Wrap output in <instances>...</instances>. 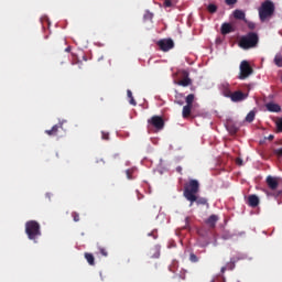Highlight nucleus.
<instances>
[{
    "mask_svg": "<svg viewBox=\"0 0 282 282\" xmlns=\"http://www.w3.org/2000/svg\"><path fill=\"white\" fill-rule=\"evenodd\" d=\"M218 221H219V216L213 214L208 217V219L205 220V224L209 226V228H215Z\"/></svg>",
    "mask_w": 282,
    "mask_h": 282,
    "instance_id": "15",
    "label": "nucleus"
},
{
    "mask_svg": "<svg viewBox=\"0 0 282 282\" xmlns=\"http://www.w3.org/2000/svg\"><path fill=\"white\" fill-rule=\"evenodd\" d=\"M212 282H215V280H212Z\"/></svg>",
    "mask_w": 282,
    "mask_h": 282,
    "instance_id": "44",
    "label": "nucleus"
},
{
    "mask_svg": "<svg viewBox=\"0 0 282 282\" xmlns=\"http://www.w3.org/2000/svg\"><path fill=\"white\" fill-rule=\"evenodd\" d=\"M195 101V95L194 94H189L187 95V97L185 98V102L188 106L193 107V102Z\"/></svg>",
    "mask_w": 282,
    "mask_h": 282,
    "instance_id": "25",
    "label": "nucleus"
},
{
    "mask_svg": "<svg viewBox=\"0 0 282 282\" xmlns=\"http://www.w3.org/2000/svg\"><path fill=\"white\" fill-rule=\"evenodd\" d=\"M219 90L221 91L223 96H225V98H230L232 95V90H230V84H228V82L221 83L219 85Z\"/></svg>",
    "mask_w": 282,
    "mask_h": 282,
    "instance_id": "9",
    "label": "nucleus"
},
{
    "mask_svg": "<svg viewBox=\"0 0 282 282\" xmlns=\"http://www.w3.org/2000/svg\"><path fill=\"white\" fill-rule=\"evenodd\" d=\"M184 78L175 82L176 85H178L180 87H188L191 85H193V79H191V77H188V72H184Z\"/></svg>",
    "mask_w": 282,
    "mask_h": 282,
    "instance_id": "10",
    "label": "nucleus"
},
{
    "mask_svg": "<svg viewBox=\"0 0 282 282\" xmlns=\"http://www.w3.org/2000/svg\"><path fill=\"white\" fill-rule=\"evenodd\" d=\"M234 19H237L238 21H245L246 23L248 22L246 20V12L239 9L234 11Z\"/></svg>",
    "mask_w": 282,
    "mask_h": 282,
    "instance_id": "18",
    "label": "nucleus"
},
{
    "mask_svg": "<svg viewBox=\"0 0 282 282\" xmlns=\"http://www.w3.org/2000/svg\"><path fill=\"white\" fill-rule=\"evenodd\" d=\"M274 14V2L270 0H265L262 2L261 7L259 8V19L262 23L268 21V19H272Z\"/></svg>",
    "mask_w": 282,
    "mask_h": 282,
    "instance_id": "2",
    "label": "nucleus"
},
{
    "mask_svg": "<svg viewBox=\"0 0 282 282\" xmlns=\"http://www.w3.org/2000/svg\"><path fill=\"white\" fill-rule=\"evenodd\" d=\"M268 140H270V141L274 140V135H273V134H270V135L268 137Z\"/></svg>",
    "mask_w": 282,
    "mask_h": 282,
    "instance_id": "40",
    "label": "nucleus"
},
{
    "mask_svg": "<svg viewBox=\"0 0 282 282\" xmlns=\"http://www.w3.org/2000/svg\"><path fill=\"white\" fill-rule=\"evenodd\" d=\"M274 65H276V67H282V55L279 53L274 56Z\"/></svg>",
    "mask_w": 282,
    "mask_h": 282,
    "instance_id": "24",
    "label": "nucleus"
},
{
    "mask_svg": "<svg viewBox=\"0 0 282 282\" xmlns=\"http://www.w3.org/2000/svg\"><path fill=\"white\" fill-rule=\"evenodd\" d=\"M192 109H193V106H188V105L184 106L183 112H182L183 118H188L191 116Z\"/></svg>",
    "mask_w": 282,
    "mask_h": 282,
    "instance_id": "22",
    "label": "nucleus"
},
{
    "mask_svg": "<svg viewBox=\"0 0 282 282\" xmlns=\"http://www.w3.org/2000/svg\"><path fill=\"white\" fill-rule=\"evenodd\" d=\"M165 8H173V2L171 0H164Z\"/></svg>",
    "mask_w": 282,
    "mask_h": 282,
    "instance_id": "33",
    "label": "nucleus"
},
{
    "mask_svg": "<svg viewBox=\"0 0 282 282\" xmlns=\"http://www.w3.org/2000/svg\"><path fill=\"white\" fill-rule=\"evenodd\" d=\"M267 184L271 191H276V188H279V180H276V177L268 176Z\"/></svg>",
    "mask_w": 282,
    "mask_h": 282,
    "instance_id": "13",
    "label": "nucleus"
},
{
    "mask_svg": "<svg viewBox=\"0 0 282 282\" xmlns=\"http://www.w3.org/2000/svg\"><path fill=\"white\" fill-rule=\"evenodd\" d=\"M175 100L174 102H176V105H184V94L175 90V96H174Z\"/></svg>",
    "mask_w": 282,
    "mask_h": 282,
    "instance_id": "20",
    "label": "nucleus"
},
{
    "mask_svg": "<svg viewBox=\"0 0 282 282\" xmlns=\"http://www.w3.org/2000/svg\"><path fill=\"white\" fill-rule=\"evenodd\" d=\"M84 257L89 265H96V258L93 253L86 252Z\"/></svg>",
    "mask_w": 282,
    "mask_h": 282,
    "instance_id": "21",
    "label": "nucleus"
},
{
    "mask_svg": "<svg viewBox=\"0 0 282 282\" xmlns=\"http://www.w3.org/2000/svg\"><path fill=\"white\" fill-rule=\"evenodd\" d=\"M265 108L271 112V113H279L281 112V106L275 102H268L265 104Z\"/></svg>",
    "mask_w": 282,
    "mask_h": 282,
    "instance_id": "17",
    "label": "nucleus"
},
{
    "mask_svg": "<svg viewBox=\"0 0 282 282\" xmlns=\"http://www.w3.org/2000/svg\"><path fill=\"white\" fill-rule=\"evenodd\" d=\"M240 73H239V80H246V78H249L252 76L254 69H252V66H250V63L248 61H242L240 63Z\"/></svg>",
    "mask_w": 282,
    "mask_h": 282,
    "instance_id": "5",
    "label": "nucleus"
},
{
    "mask_svg": "<svg viewBox=\"0 0 282 282\" xmlns=\"http://www.w3.org/2000/svg\"><path fill=\"white\" fill-rule=\"evenodd\" d=\"M99 252H100V254H102V257H109V253L107 252V249H105V248H99Z\"/></svg>",
    "mask_w": 282,
    "mask_h": 282,
    "instance_id": "32",
    "label": "nucleus"
},
{
    "mask_svg": "<svg viewBox=\"0 0 282 282\" xmlns=\"http://www.w3.org/2000/svg\"><path fill=\"white\" fill-rule=\"evenodd\" d=\"M70 51H72V48H70V47H67V48H66V52H70Z\"/></svg>",
    "mask_w": 282,
    "mask_h": 282,
    "instance_id": "42",
    "label": "nucleus"
},
{
    "mask_svg": "<svg viewBox=\"0 0 282 282\" xmlns=\"http://www.w3.org/2000/svg\"><path fill=\"white\" fill-rule=\"evenodd\" d=\"M25 235L30 241L39 243L36 239L41 237V224L36 220H29L25 223Z\"/></svg>",
    "mask_w": 282,
    "mask_h": 282,
    "instance_id": "1",
    "label": "nucleus"
},
{
    "mask_svg": "<svg viewBox=\"0 0 282 282\" xmlns=\"http://www.w3.org/2000/svg\"><path fill=\"white\" fill-rule=\"evenodd\" d=\"M259 43V35L254 32H249L247 35L242 36L239 41V47L242 50H250L257 47Z\"/></svg>",
    "mask_w": 282,
    "mask_h": 282,
    "instance_id": "4",
    "label": "nucleus"
},
{
    "mask_svg": "<svg viewBox=\"0 0 282 282\" xmlns=\"http://www.w3.org/2000/svg\"><path fill=\"white\" fill-rule=\"evenodd\" d=\"M149 237H153L154 239H158V236L153 235V232L149 234Z\"/></svg>",
    "mask_w": 282,
    "mask_h": 282,
    "instance_id": "41",
    "label": "nucleus"
},
{
    "mask_svg": "<svg viewBox=\"0 0 282 282\" xmlns=\"http://www.w3.org/2000/svg\"><path fill=\"white\" fill-rule=\"evenodd\" d=\"M177 171H178V173H181L182 172V167H177Z\"/></svg>",
    "mask_w": 282,
    "mask_h": 282,
    "instance_id": "43",
    "label": "nucleus"
},
{
    "mask_svg": "<svg viewBox=\"0 0 282 282\" xmlns=\"http://www.w3.org/2000/svg\"><path fill=\"white\" fill-rule=\"evenodd\" d=\"M197 193H199V181L189 180L184 186L183 196L187 202L189 199L195 200V195H197Z\"/></svg>",
    "mask_w": 282,
    "mask_h": 282,
    "instance_id": "3",
    "label": "nucleus"
},
{
    "mask_svg": "<svg viewBox=\"0 0 282 282\" xmlns=\"http://www.w3.org/2000/svg\"><path fill=\"white\" fill-rule=\"evenodd\" d=\"M72 217H73L74 221H80V215L78 213L73 212Z\"/></svg>",
    "mask_w": 282,
    "mask_h": 282,
    "instance_id": "31",
    "label": "nucleus"
},
{
    "mask_svg": "<svg viewBox=\"0 0 282 282\" xmlns=\"http://www.w3.org/2000/svg\"><path fill=\"white\" fill-rule=\"evenodd\" d=\"M248 28L249 30H254L257 25L254 24V22H248Z\"/></svg>",
    "mask_w": 282,
    "mask_h": 282,
    "instance_id": "36",
    "label": "nucleus"
},
{
    "mask_svg": "<svg viewBox=\"0 0 282 282\" xmlns=\"http://www.w3.org/2000/svg\"><path fill=\"white\" fill-rule=\"evenodd\" d=\"M227 130L229 131V133H230L231 135H235V133H237V132L239 131V128H237V127H235V126H232V124H228V126H227Z\"/></svg>",
    "mask_w": 282,
    "mask_h": 282,
    "instance_id": "27",
    "label": "nucleus"
},
{
    "mask_svg": "<svg viewBox=\"0 0 282 282\" xmlns=\"http://www.w3.org/2000/svg\"><path fill=\"white\" fill-rule=\"evenodd\" d=\"M227 6H235L237 3V0H225Z\"/></svg>",
    "mask_w": 282,
    "mask_h": 282,
    "instance_id": "35",
    "label": "nucleus"
},
{
    "mask_svg": "<svg viewBox=\"0 0 282 282\" xmlns=\"http://www.w3.org/2000/svg\"><path fill=\"white\" fill-rule=\"evenodd\" d=\"M226 270H235V262H229V263H227L226 267H223L220 269L221 274H224V272H226Z\"/></svg>",
    "mask_w": 282,
    "mask_h": 282,
    "instance_id": "26",
    "label": "nucleus"
},
{
    "mask_svg": "<svg viewBox=\"0 0 282 282\" xmlns=\"http://www.w3.org/2000/svg\"><path fill=\"white\" fill-rule=\"evenodd\" d=\"M236 164L238 165V166H243V160H241V159H236Z\"/></svg>",
    "mask_w": 282,
    "mask_h": 282,
    "instance_id": "37",
    "label": "nucleus"
},
{
    "mask_svg": "<svg viewBox=\"0 0 282 282\" xmlns=\"http://www.w3.org/2000/svg\"><path fill=\"white\" fill-rule=\"evenodd\" d=\"M274 153L278 158H282V148L274 150Z\"/></svg>",
    "mask_w": 282,
    "mask_h": 282,
    "instance_id": "34",
    "label": "nucleus"
},
{
    "mask_svg": "<svg viewBox=\"0 0 282 282\" xmlns=\"http://www.w3.org/2000/svg\"><path fill=\"white\" fill-rule=\"evenodd\" d=\"M220 32L223 35L226 36V34H230L231 32H235V26L232 24L225 22L221 24Z\"/></svg>",
    "mask_w": 282,
    "mask_h": 282,
    "instance_id": "14",
    "label": "nucleus"
},
{
    "mask_svg": "<svg viewBox=\"0 0 282 282\" xmlns=\"http://www.w3.org/2000/svg\"><path fill=\"white\" fill-rule=\"evenodd\" d=\"M160 250H161L160 245H155L154 247H152V248L149 250V257H150V259H160Z\"/></svg>",
    "mask_w": 282,
    "mask_h": 282,
    "instance_id": "16",
    "label": "nucleus"
},
{
    "mask_svg": "<svg viewBox=\"0 0 282 282\" xmlns=\"http://www.w3.org/2000/svg\"><path fill=\"white\" fill-rule=\"evenodd\" d=\"M102 133V140H109V133L101 132Z\"/></svg>",
    "mask_w": 282,
    "mask_h": 282,
    "instance_id": "38",
    "label": "nucleus"
},
{
    "mask_svg": "<svg viewBox=\"0 0 282 282\" xmlns=\"http://www.w3.org/2000/svg\"><path fill=\"white\" fill-rule=\"evenodd\" d=\"M254 116H256V112L253 110H251L247 117H246V122H253L254 121Z\"/></svg>",
    "mask_w": 282,
    "mask_h": 282,
    "instance_id": "28",
    "label": "nucleus"
},
{
    "mask_svg": "<svg viewBox=\"0 0 282 282\" xmlns=\"http://www.w3.org/2000/svg\"><path fill=\"white\" fill-rule=\"evenodd\" d=\"M207 10L210 14H215L217 12V7L214 3L208 4Z\"/></svg>",
    "mask_w": 282,
    "mask_h": 282,
    "instance_id": "29",
    "label": "nucleus"
},
{
    "mask_svg": "<svg viewBox=\"0 0 282 282\" xmlns=\"http://www.w3.org/2000/svg\"><path fill=\"white\" fill-rule=\"evenodd\" d=\"M229 98H230L231 102H241V100H246V98H248V96H246V94H243V91L238 90V91L231 93Z\"/></svg>",
    "mask_w": 282,
    "mask_h": 282,
    "instance_id": "8",
    "label": "nucleus"
},
{
    "mask_svg": "<svg viewBox=\"0 0 282 282\" xmlns=\"http://www.w3.org/2000/svg\"><path fill=\"white\" fill-rule=\"evenodd\" d=\"M247 204L251 208H257V206H259V204H260L259 196H257L254 194L249 195L248 199H247Z\"/></svg>",
    "mask_w": 282,
    "mask_h": 282,
    "instance_id": "11",
    "label": "nucleus"
},
{
    "mask_svg": "<svg viewBox=\"0 0 282 282\" xmlns=\"http://www.w3.org/2000/svg\"><path fill=\"white\" fill-rule=\"evenodd\" d=\"M189 261L191 263H197L199 262V258L195 253H189Z\"/></svg>",
    "mask_w": 282,
    "mask_h": 282,
    "instance_id": "30",
    "label": "nucleus"
},
{
    "mask_svg": "<svg viewBox=\"0 0 282 282\" xmlns=\"http://www.w3.org/2000/svg\"><path fill=\"white\" fill-rule=\"evenodd\" d=\"M127 96L129 98L130 105H132V107H135L138 105V101H135V99L133 98V93L128 89L127 90Z\"/></svg>",
    "mask_w": 282,
    "mask_h": 282,
    "instance_id": "23",
    "label": "nucleus"
},
{
    "mask_svg": "<svg viewBox=\"0 0 282 282\" xmlns=\"http://www.w3.org/2000/svg\"><path fill=\"white\" fill-rule=\"evenodd\" d=\"M126 173H127L128 180H131V171L127 170Z\"/></svg>",
    "mask_w": 282,
    "mask_h": 282,
    "instance_id": "39",
    "label": "nucleus"
},
{
    "mask_svg": "<svg viewBox=\"0 0 282 282\" xmlns=\"http://www.w3.org/2000/svg\"><path fill=\"white\" fill-rule=\"evenodd\" d=\"M189 207L195 203L197 206H208V199L195 195V199H189Z\"/></svg>",
    "mask_w": 282,
    "mask_h": 282,
    "instance_id": "12",
    "label": "nucleus"
},
{
    "mask_svg": "<svg viewBox=\"0 0 282 282\" xmlns=\"http://www.w3.org/2000/svg\"><path fill=\"white\" fill-rule=\"evenodd\" d=\"M61 129H63L62 124H55L51 130H45V133L47 135H58V131H61Z\"/></svg>",
    "mask_w": 282,
    "mask_h": 282,
    "instance_id": "19",
    "label": "nucleus"
},
{
    "mask_svg": "<svg viewBox=\"0 0 282 282\" xmlns=\"http://www.w3.org/2000/svg\"><path fill=\"white\" fill-rule=\"evenodd\" d=\"M148 124L154 127L158 131H162L164 129V118L161 116H153L152 118L148 119Z\"/></svg>",
    "mask_w": 282,
    "mask_h": 282,
    "instance_id": "6",
    "label": "nucleus"
},
{
    "mask_svg": "<svg viewBox=\"0 0 282 282\" xmlns=\"http://www.w3.org/2000/svg\"><path fill=\"white\" fill-rule=\"evenodd\" d=\"M158 46L162 52H170V50L175 47V42L172 39H163L158 42Z\"/></svg>",
    "mask_w": 282,
    "mask_h": 282,
    "instance_id": "7",
    "label": "nucleus"
}]
</instances>
